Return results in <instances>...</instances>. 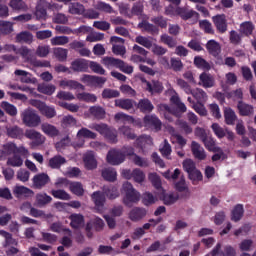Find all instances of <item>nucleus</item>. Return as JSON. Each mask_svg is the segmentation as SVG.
<instances>
[{"mask_svg": "<svg viewBox=\"0 0 256 256\" xmlns=\"http://www.w3.org/2000/svg\"><path fill=\"white\" fill-rule=\"evenodd\" d=\"M29 103L30 105H32V107L38 109L41 115H44V117H47V119H53V117L57 115L55 107L48 106L45 102L41 100L31 99L29 100Z\"/></svg>", "mask_w": 256, "mask_h": 256, "instance_id": "9", "label": "nucleus"}, {"mask_svg": "<svg viewBox=\"0 0 256 256\" xmlns=\"http://www.w3.org/2000/svg\"><path fill=\"white\" fill-rule=\"evenodd\" d=\"M107 162L110 165H121L125 161V155L120 150H110L107 154Z\"/></svg>", "mask_w": 256, "mask_h": 256, "instance_id": "14", "label": "nucleus"}, {"mask_svg": "<svg viewBox=\"0 0 256 256\" xmlns=\"http://www.w3.org/2000/svg\"><path fill=\"white\" fill-rule=\"evenodd\" d=\"M17 145L13 142H8L3 146V150H0V159H5L7 155H16Z\"/></svg>", "mask_w": 256, "mask_h": 256, "instance_id": "30", "label": "nucleus"}, {"mask_svg": "<svg viewBox=\"0 0 256 256\" xmlns=\"http://www.w3.org/2000/svg\"><path fill=\"white\" fill-rule=\"evenodd\" d=\"M148 179H149L150 183L153 185V187L155 188L156 191H162L163 190V186H162V183H161V177H159L157 173H155V172L149 173L148 174Z\"/></svg>", "mask_w": 256, "mask_h": 256, "instance_id": "42", "label": "nucleus"}, {"mask_svg": "<svg viewBox=\"0 0 256 256\" xmlns=\"http://www.w3.org/2000/svg\"><path fill=\"white\" fill-rule=\"evenodd\" d=\"M51 195L61 201H69L71 199V195L63 189L51 190Z\"/></svg>", "mask_w": 256, "mask_h": 256, "instance_id": "48", "label": "nucleus"}, {"mask_svg": "<svg viewBox=\"0 0 256 256\" xmlns=\"http://www.w3.org/2000/svg\"><path fill=\"white\" fill-rule=\"evenodd\" d=\"M24 135L27 139H30V141H32L30 143L31 149L40 147V145H43L45 141H47V138H45L43 134L37 132L35 129H27Z\"/></svg>", "mask_w": 256, "mask_h": 256, "instance_id": "10", "label": "nucleus"}, {"mask_svg": "<svg viewBox=\"0 0 256 256\" xmlns=\"http://www.w3.org/2000/svg\"><path fill=\"white\" fill-rule=\"evenodd\" d=\"M224 119L226 125H235V121H237V114L231 108L224 109Z\"/></svg>", "mask_w": 256, "mask_h": 256, "instance_id": "41", "label": "nucleus"}, {"mask_svg": "<svg viewBox=\"0 0 256 256\" xmlns=\"http://www.w3.org/2000/svg\"><path fill=\"white\" fill-rule=\"evenodd\" d=\"M68 13L70 15H84L85 6L79 2H71L68 5Z\"/></svg>", "mask_w": 256, "mask_h": 256, "instance_id": "28", "label": "nucleus"}, {"mask_svg": "<svg viewBox=\"0 0 256 256\" xmlns=\"http://www.w3.org/2000/svg\"><path fill=\"white\" fill-rule=\"evenodd\" d=\"M59 87L69 89L70 91H85V86L77 80L62 79L59 81Z\"/></svg>", "mask_w": 256, "mask_h": 256, "instance_id": "13", "label": "nucleus"}, {"mask_svg": "<svg viewBox=\"0 0 256 256\" xmlns=\"http://www.w3.org/2000/svg\"><path fill=\"white\" fill-rule=\"evenodd\" d=\"M142 86L149 93H161L163 91V84L159 81L153 80L152 82L147 81L145 78L141 77Z\"/></svg>", "mask_w": 256, "mask_h": 256, "instance_id": "15", "label": "nucleus"}, {"mask_svg": "<svg viewBox=\"0 0 256 256\" xmlns=\"http://www.w3.org/2000/svg\"><path fill=\"white\" fill-rule=\"evenodd\" d=\"M83 161L86 169H97V159L95 158V152H86L83 156Z\"/></svg>", "mask_w": 256, "mask_h": 256, "instance_id": "24", "label": "nucleus"}, {"mask_svg": "<svg viewBox=\"0 0 256 256\" xmlns=\"http://www.w3.org/2000/svg\"><path fill=\"white\" fill-rule=\"evenodd\" d=\"M160 199L164 202V205H173L177 199H179V196H177L175 193H165V190H160Z\"/></svg>", "mask_w": 256, "mask_h": 256, "instance_id": "32", "label": "nucleus"}, {"mask_svg": "<svg viewBox=\"0 0 256 256\" xmlns=\"http://www.w3.org/2000/svg\"><path fill=\"white\" fill-rule=\"evenodd\" d=\"M103 193H101L100 191H96L91 195L92 201L95 204V208L98 213H103L105 196L108 199H117V197H119V188L115 186H105L103 188Z\"/></svg>", "mask_w": 256, "mask_h": 256, "instance_id": "2", "label": "nucleus"}, {"mask_svg": "<svg viewBox=\"0 0 256 256\" xmlns=\"http://www.w3.org/2000/svg\"><path fill=\"white\" fill-rule=\"evenodd\" d=\"M144 127L147 129H154L155 131H161V120L155 115H146L144 117Z\"/></svg>", "mask_w": 256, "mask_h": 256, "instance_id": "18", "label": "nucleus"}, {"mask_svg": "<svg viewBox=\"0 0 256 256\" xmlns=\"http://www.w3.org/2000/svg\"><path fill=\"white\" fill-rule=\"evenodd\" d=\"M77 125V119L72 115L64 116L62 119V127L67 129L68 127H75Z\"/></svg>", "mask_w": 256, "mask_h": 256, "instance_id": "61", "label": "nucleus"}, {"mask_svg": "<svg viewBox=\"0 0 256 256\" xmlns=\"http://www.w3.org/2000/svg\"><path fill=\"white\" fill-rule=\"evenodd\" d=\"M114 119L116 123H124V125L133 122V117L123 112L116 113Z\"/></svg>", "mask_w": 256, "mask_h": 256, "instance_id": "56", "label": "nucleus"}, {"mask_svg": "<svg viewBox=\"0 0 256 256\" xmlns=\"http://www.w3.org/2000/svg\"><path fill=\"white\" fill-rule=\"evenodd\" d=\"M115 106L124 109L125 111H129L135 106V101L131 99H116Z\"/></svg>", "mask_w": 256, "mask_h": 256, "instance_id": "35", "label": "nucleus"}, {"mask_svg": "<svg viewBox=\"0 0 256 256\" xmlns=\"http://www.w3.org/2000/svg\"><path fill=\"white\" fill-rule=\"evenodd\" d=\"M78 142H73L72 146L74 149H81L83 145H85L84 139H97V133L87 129V128H81L76 135Z\"/></svg>", "mask_w": 256, "mask_h": 256, "instance_id": "11", "label": "nucleus"}, {"mask_svg": "<svg viewBox=\"0 0 256 256\" xmlns=\"http://www.w3.org/2000/svg\"><path fill=\"white\" fill-rule=\"evenodd\" d=\"M89 113L94 117L95 119H105V109L101 106H91L89 108Z\"/></svg>", "mask_w": 256, "mask_h": 256, "instance_id": "44", "label": "nucleus"}, {"mask_svg": "<svg viewBox=\"0 0 256 256\" xmlns=\"http://www.w3.org/2000/svg\"><path fill=\"white\" fill-rule=\"evenodd\" d=\"M56 89L57 87H55V85L47 83L38 84L37 87V91H39V93H43V95H53Z\"/></svg>", "mask_w": 256, "mask_h": 256, "instance_id": "39", "label": "nucleus"}, {"mask_svg": "<svg viewBox=\"0 0 256 256\" xmlns=\"http://www.w3.org/2000/svg\"><path fill=\"white\" fill-rule=\"evenodd\" d=\"M253 29H255V26L251 21L243 22L240 25V33H243V35H246L247 37L253 33Z\"/></svg>", "mask_w": 256, "mask_h": 256, "instance_id": "55", "label": "nucleus"}, {"mask_svg": "<svg viewBox=\"0 0 256 256\" xmlns=\"http://www.w3.org/2000/svg\"><path fill=\"white\" fill-rule=\"evenodd\" d=\"M200 85H203L206 89L211 88L215 85V78L211 74L202 73L200 75Z\"/></svg>", "mask_w": 256, "mask_h": 256, "instance_id": "40", "label": "nucleus"}, {"mask_svg": "<svg viewBox=\"0 0 256 256\" xmlns=\"http://www.w3.org/2000/svg\"><path fill=\"white\" fill-rule=\"evenodd\" d=\"M89 129L97 131L100 135L105 137L109 143H117V130L109 127L105 123H95L89 126Z\"/></svg>", "mask_w": 256, "mask_h": 256, "instance_id": "4", "label": "nucleus"}, {"mask_svg": "<svg viewBox=\"0 0 256 256\" xmlns=\"http://www.w3.org/2000/svg\"><path fill=\"white\" fill-rule=\"evenodd\" d=\"M138 109H140L142 113H151L155 107L149 99H142L138 103Z\"/></svg>", "mask_w": 256, "mask_h": 256, "instance_id": "45", "label": "nucleus"}, {"mask_svg": "<svg viewBox=\"0 0 256 256\" xmlns=\"http://www.w3.org/2000/svg\"><path fill=\"white\" fill-rule=\"evenodd\" d=\"M21 119L26 127H39V125H41V116L32 108H27L22 111Z\"/></svg>", "mask_w": 256, "mask_h": 256, "instance_id": "7", "label": "nucleus"}, {"mask_svg": "<svg viewBox=\"0 0 256 256\" xmlns=\"http://www.w3.org/2000/svg\"><path fill=\"white\" fill-rule=\"evenodd\" d=\"M146 215L147 210L145 208L135 207L129 212L128 217L130 221L137 223V221H141V219H143Z\"/></svg>", "mask_w": 256, "mask_h": 256, "instance_id": "25", "label": "nucleus"}, {"mask_svg": "<svg viewBox=\"0 0 256 256\" xmlns=\"http://www.w3.org/2000/svg\"><path fill=\"white\" fill-rule=\"evenodd\" d=\"M157 201V197H155L151 192H145L142 195V203L146 206L153 205Z\"/></svg>", "mask_w": 256, "mask_h": 256, "instance_id": "63", "label": "nucleus"}, {"mask_svg": "<svg viewBox=\"0 0 256 256\" xmlns=\"http://www.w3.org/2000/svg\"><path fill=\"white\" fill-rule=\"evenodd\" d=\"M102 177L106 181H116L117 180V171L114 168H105L102 171Z\"/></svg>", "mask_w": 256, "mask_h": 256, "instance_id": "46", "label": "nucleus"}, {"mask_svg": "<svg viewBox=\"0 0 256 256\" xmlns=\"http://www.w3.org/2000/svg\"><path fill=\"white\" fill-rule=\"evenodd\" d=\"M153 145V138L151 136L142 135L136 139L135 146L140 149L139 153H145V149H149Z\"/></svg>", "mask_w": 256, "mask_h": 256, "instance_id": "17", "label": "nucleus"}, {"mask_svg": "<svg viewBox=\"0 0 256 256\" xmlns=\"http://www.w3.org/2000/svg\"><path fill=\"white\" fill-rule=\"evenodd\" d=\"M191 152L194 158L198 159V161H205V159H207V152H205V148L196 141H192L191 143Z\"/></svg>", "mask_w": 256, "mask_h": 256, "instance_id": "16", "label": "nucleus"}, {"mask_svg": "<svg viewBox=\"0 0 256 256\" xmlns=\"http://www.w3.org/2000/svg\"><path fill=\"white\" fill-rule=\"evenodd\" d=\"M41 130L45 135H48V137H57L59 135V130L54 125H51L49 123H43L41 125Z\"/></svg>", "mask_w": 256, "mask_h": 256, "instance_id": "37", "label": "nucleus"}, {"mask_svg": "<svg viewBox=\"0 0 256 256\" xmlns=\"http://www.w3.org/2000/svg\"><path fill=\"white\" fill-rule=\"evenodd\" d=\"M191 3H197L196 9L199 11L203 17H209V10L203 6L207 3V0H189Z\"/></svg>", "mask_w": 256, "mask_h": 256, "instance_id": "50", "label": "nucleus"}, {"mask_svg": "<svg viewBox=\"0 0 256 256\" xmlns=\"http://www.w3.org/2000/svg\"><path fill=\"white\" fill-rule=\"evenodd\" d=\"M0 107L11 117H15L17 115V107L9 102H2Z\"/></svg>", "mask_w": 256, "mask_h": 256, "instance_id": "53", "label": "nucleus"}, {"mask_svg": "<svg viewBox=\"0 0 256 256\" xmlns=\"http://www.w3.org/2000/svg\"><path fill=\"white\" fill-rule=\"evenodd\" d=\"M122 192L124 193L123 203L126 207H133L135 203H139L141 193L133 188V184L130 182H125L122 185Z\"/></svg>", "mask_w": 256, "mask_h": 256, "instance_id": "3", "label": "nucleus"}, {"mask_svg": "<svg viewBox=\"0 0 256 256\" xmlns=\"http://www.w3.org/2000/svg\"><path fill=\"white\" fill-rule=\"evenodd\" d=\"M204 147L208 150V151H215L217 148H219V146L215 145V139H213V137L211 136H207L206 138H204L202 140Z\"/></svg>", "mask_w": 256, "mask_h": 256, "instance_id": "60", "label": "nucleus"}, {"mask_svg": "<svg viewBox=\"0 0 256 256\" xmlns=\"http://www.w3.org/2000/svg\"><path fill=\"white\" fill-rule=\"evenodd\" d=\"M46 2L45 0H39L36 5L35 15L38 20L47 19V9L45 8Z\"/></svg>", "mask_w": 256, "mask_h": 256, "instance_id": "31", "label": "nucleus"}, {"mask_svg": "<svg viewBox=\"0 0 256 256\" xmlns=\"http://www.w3.org/2000/svg\"><path fill=\"white\" fill-rule=\"evenodd\" d=\"M51 45L54 46H63L69 43V37L67 36H55L51 40Z\"/></svg>", "mask_w": 256, "mask_h": 256, "instance_id": "62", "label": "nucleus"}, {"mask_svg": "<svg viewBox=\"0 0 256 256\" xmlns=\"http://www.w3.org/2000/svg\"><path fill=\"white\" fill-rule=\"evenodd\" d=\"M95 9L102 11L103 13H115V10H113V7L110 4L102 1L97 2Z\"/></svg>", "mask_w": 256, "mask_h": 256, "instance_id": "57", "label": "nucleus"}, {"mask_svg": "<svg viewBox=\"0 0 256 256\" xmlns=\"http://www.w3.org/2000/svg\"><path fill=\"white\" fill-rule=\"evenodd\" d=\"M190 95H193L199 103H205V101H207V93L202 89L196 88L191 91Z\"/></svg>", "mask_w": 256, "mask_h": 256, "instance_id": "52", "label": "nucleus"}, {"mask_svg": "<svg viewBox=\"0 0 256 256\" xmlns=\"http://www.w3.org/2000/svg\"><path fill=\"white\" fill-rule=\"evenodd\" d=\"M72 229H81L85 225V218L81 214H72L69 216Z\"/></svg>", "mask_w": 256, "mask_h": 256, "instance_id": "27", "label": "nucleus"}, {"mask_svg": "<svg viewBox=\"0 0 256 256\" xmlns=\"http://www.w3.org/2000/svg\"><path fill=\"white\" fill-rule=\"evenodd\" d=\"M206 48L214 57H217V55L221 53V45H219V43L215 40L208 41Z\"/></svg>", "mask_w": 256, "mask_h": 256, "instance_id": "43", "label": "nucleus"}, {"mask_svg": "<svg viewBox=\"0 0 256 256\" xmlns=\"http://www.w3.org/2000/svg\"><path fill=\"white\" fill-rule=\"evenodd\" d=\"M110 41H111V43H121V45H119V44L113 45L112 51H113L114 55H120L121 57H123V55H125V53H127V50L125 49V46L123 45V43H125V40L123 38L114 36V37H111Z\"/></svg>", "mask_w": 256, "mask_h": 256, "instance_id": "19", "label": "nucleus"}, {"mask_svg": "<svg viewBox=\"0 0 256 256\" xmlns=\"http://www.w3.org/2000/svg\"><path fill=\"white\" fill-rule=\"evenodd\" d=\"M64 163L65 158H63V156H55L49 161V165L52 167V169H59V167L64 165Z\"/></svg>", "mask_w": 256, "mask_h": 256, "instance_id": "64", "label": "nucleus"}, {"mask_svg": "<svg viewBox=\"0 0 256 256\" xmlns=\"http://www.w3.org/2000/svg\"><path fill=\"white\" fill-rule=\"evenodd\" d=\"M241 217H243V205L238 204L232 210L231 219L232 221H241Z\"/></svg>", "mask_w": 256, "mask_h": 256, "instance_id": "58", "label": "nucleus"}, {"mask_svg": "<svg viewBox=\"0 0 256 256\" xmlns=\"http://www.w3.org/2000/svg\"><path fill=\"white\" fill-rule=\"evenodd\" d=\"M13 194L15 195V197H31V196H33V192L31 189H29L25 186H19V185H16L13 188Z\"/></svg>", "mask_w": 256, "mask_h": 256, "instance_id": "34", "label": "nucleus"}, {"mask_svg": "<svg viewBox=\"0 0 256 256\" xmlns=\"http://www.w3.org/2000/svg\"><path fill=\"white\" fill-rule=\"evenodd\" d=\"M0 33L3 35H9V33H13V23L9 21H0Z\"/></svg>", "mask_w": 256, "mask_h": 256, "instance_id": "59", "label": "nucleus"}, {"mask_svg": "<svg viewBox=\"0 0 256 256\" xmlns=\"http://www.w3.org/2000/svg\"><path fill=\"white\" fill-rule=\"evenodd\" d=\"M14 74L16 77H20L21 83H34L31 79V73L25 71V70H15Z\"/></svg>", "mask_w": 256, "mask_h": 256, "instance_id": "49", "label": "nucleus"}, {"mask_svg": "<svg viewBox=\"0 0 256 256\" xmlns=\"http://www.w3.org/2000/svg\"><path fill=\"white\" fill-rule=\"evenodd\" d=\"M71 69L77 73H85L89 69V61L82 58L76 59L71 63Z\"/></svg>", "mask_w": 256, "mask_h": 256, "instance_id": "23", "label": "nucleus"}, {"mask_svg": "<svg viewBox=\"0 0 256 256\" xmlns=\"http://www.w3.org/2000/svg\"><path fill=\"white\" fill-rule=\"evenodd\" d=\"M212 21L219 33H225L227 31V17L225 14H218L212 17Z\"/></svg>", "mask_w": 256, "mask_h": 256, "instance_id": "21", "label": "nucleus"}, {"mask_svg": "<svg viewBox=\"0 0 256 256\" xmlns=\"http://www.w3.org/2000/svg\"><path fill=\"white\" fill-rule=\"evenodd\" d=\"M51 201H53V198H51V196H49L45 193H39L36 195V203H37V205H39V207L48 205V203H51Z\"/></svg>", "mask_w": 256, "mask_h": 256, "instance_id": "51", "label": "nucleus"}, {"mask_svg": "<svg viewBox=\"0 0 256 256\" xmlns=\"http://www.w3.org/2000/svg\"><path fill=\"white\" fill-rule=\"evenodd\" d=\"M33 41V34L28 31L20 32L16 35V43H31Z\"/></svg>", "mask_w": 256, "mask_h": 256, "instance_id": "47", "label": "nucleus"}, {"mask_svg": "<svg viewBox=\"0 0 256 256\" xmlns=\"http://www.w3.org/2000/svg\"><path fill=\"white\" fill-rule=\"evenodd\" d=\"M166 131H168V133H170V135H172V137H171L172 143H178V145H180V147H185V145H187V140L184 139V137L181 136L180 134H177V132L175 131V128H173V126H167Z\"/></svg>", "mask_w": 256, "mask_h": 256, "instance_id": "26", "label": "nucleus"}, {"mask_svg": "<svg viewBox=\"0 0 256 256\" xmlns=\"http://www.w3.org/2000/svg\"><path fill=\"white\" fill-rule=\"evenodd\" d=\"M1 237H4L5 241L3 244L4 249H6L7 256H15L19 253V249L17 248V240L13 238L11 233L0 230Z\"/></svg>", "mask_w": 256, "mask_h": 256, "instance_id": "8", "label": "nucleus"}, {"mask_svg": "<svg viewBox=\"0 0 256 256\" xmlns=\"http://www.w3.org/2000/svg\"><path fill=\"white\" fill-rule=\"evenodd\" d=\"M78 101H85V103H97V96L89 92H82L76 94Z\"/></svg>", "mask_w": 256, "mask_h": 256, "instance_id": "38", "label": "nucleus"}, {"mask_svg": "<svg viewBox=\"0 0 256 256\" xmlns=\"http://www.w3.org/2000/svg\"><path fill=\"white\" fill-rule=\"evenodd\" d=\"M237 109L241 117H251V115L255 113V108L253 107V105L247 104L243 101L238 102Z\"/></svg>", "mask_w": 256, "mask_h": 256, "instance_id": "22", "label": "nucleus"}, {"mask_svg": "<svg viewBox=\"0 0 256 256\" xmlns=\"http://www.w3.org/2000/svg\"><path fill=\"white\" fill-rule=\"evenodd\" d=\"M168 91L169 93L172 94L170 101L172 105H175L176 109L173 108V106H169L167 104H160L158 106V109L160 113H163V115L168 121H171V117H169V115H174L175 117H181V113H185L187 111V106H185V104L181 102L179 95L177 94V92L174 91L173 88L170 87Z\"/></svg>", "mask_w": 256, "mask_h": 256, "instance_id": "1", "label": "nucleus"}, {"mask_svg": "<svg viewBox=\"0 0 256 256\" xmlns=\"http://www.w3.org/2000/svg\"><path fill=\"white\" fill-rule=\"evenodd\" d=\"M166 15H179L184 21H187L188 19H195V21H199V14L197 11L187 10L181 7L174 8L171 5L166 8Z\"/></svg>", "mask_w": 256, "mask_h": 256, "instance_id": "6", "label": "nucleus"}, {"mask_svg": "<svg viewBox=\"0 0 256 256\" xmlns=\"http://www.w3.org/2000/svg\"><path fill=\"white\" fill-rule=\"evenodd\" d=\"M212 256H235L237 252L233 246H225L224 252H221V243H218L211 252Z\"/></svg>", "mask_w": 256, "mask_h": 256, "instance_id": "20", "label": "nucleus"}, {"mask_svg": "<svg viewBox=\"0 0 256 256\" xmlns=\"http://www.w3.org/2000/svg\"><path fill=\"white\" fill-rule=\"evenodd\" d=\"M6 133L8 137H11L12 139H21V137H23V129L19 126L6 127Z\"/></svg>", "mask_w": 256, "mask_h": 256, "instance_id": "36", "label": "nucleus"}, {"mask_svg": "<svg viewBox=\"0 0 256 256\" xmlns=\"http://www.w3.org/2000/svg\"><path fill=\"white\" fill-rule=\"evenodd\" d=\"M69 189L71 193L74 195L81 196L83 193H85V190L83 189V185L79 182H70Z\"/></svg>", "mask_w": 256, "mask_h": 256, "instance_id": "54", "label": "nucleus"}, {"mask_svg": "<svg viewBox=\"0 0 256 256\" xmlns=\"http://www.w3.org/2000/svg\"><path fill=\"white\" fill-rule=\"evenodd\" d=\"M102 65H105L107 69H112V67H116V69H120L123 73H127L131 75L133 73V66L126 64L122 60L113 57H104L102 59Z\"/></svg>", "mask_w": 256, "mask_h": 256, "instance_id": "5", "label": "nucleus"}, {"mask_svg": "<svg viewBox=\"0 0 256 256\" xmlns=\"http://www.w3.org/2000/svg\"><path fill=\"white\" fill-rule=\"evenodd\" d=\"M33 183L36 189H41L42 187H45L47 183H49V175L45 173L37 174L33 178Z\"/></svg>", "mask_w": 256, "mask_h": 256, "instance_id": "29", "label": "nucleus"}, {"mask_svg": "<svg viewBox=\"0 0 256 256\" xmlns=\"http://www.w3.org/2000/svg\"><path fill=\"white\" fill-rule=\"evenodd\" d=\"M95 226L96 229H103L105 226V222H103V219L99 217H95L93 221L87 223L86 225V231H87V237H93V234L90 232L91 227Z\"/></svg>", "mask_w": 256, "mask_h": 256, "instance_id": "33", "label": "nucleus"}, {"mask_svg": "<svg viewBox=\"0 0 256 256\" xmlns=\"http://www.w3.org/2000/svg\"><path fill=\"white\" fill-rule=\"evenodd\" d=\"M1 51H14L16 55H21L25 61H31V50H29L27 47L17 49L15 45L6 44L4 48L0 46V52Z\"/></svg>", "mask_w": 256, "mask_h": 256, "instance_id": "12", "label": "nucleus"}]
</instances>
